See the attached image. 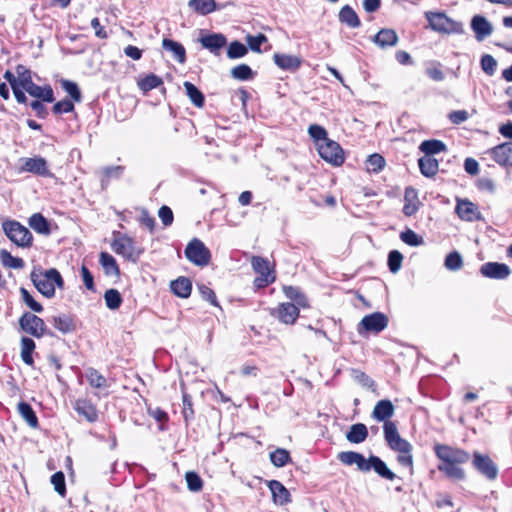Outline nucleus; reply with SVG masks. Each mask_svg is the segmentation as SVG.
Wrapping results in <instances>:
<instances>
[{
  "label": "nucleus",
  "instance_id": "obj_38",
  "mask_svg": "<svg viewBox=\"0 0 512 512\" xmlns=\"http://www.w3.org/2000/svg\"><path fill=\"white\" fill-rule=\"evenodd\" d=\"M85 377L92 388L105 389L109 386L106 377L93 367L85 370Z\"/></svg>",
  "mask_w": 512,
  "mask_h": 512
},
{
  "label": "nucleus",
  "instance_id": "obj_28",
  "mask_svg": "<svg viewBox=\"0 0 512 512\" xmlns=\"http://www.w3.org/2000/svg\"><path fill=\"white\" fill-rule=\"evenodd\" d=\"M471 27L476 35L477 40L481 41L492 33V26L489 21L481 16L475 15L471 21Z\"/></svg>",
  "mask_w": 512,
  "mask_h": 512
},
{
  "label": "nucleus",
  "instance_id": "obj_64",
  "mask_svg": "<svg viewBox=\"0 0 512 512\" xmlns=\"http://www.w3.org/2000/svg\"><path fill=\"white\" fill-rule=\"evenodd\" d=\"M308 133L312 139L315 141H326L328 140V133L326 129L320 125L312 124L308 128Z\"/></svg>",
  "mask_w": 512,
  "mask_h": 512
},
{
  "label": "nucleus",
  "instance_id": "obj_45",
  "mask_svg": "<svg viewBox=\"0 0 512 512\" xmlns=\"http://www.w3.org/2000/svg\"><path fill=\"white\" fill-rule=\"evenodd\" d=\"M386 166L385 158L379 153H373L369 155L365 161L366 170L369 173H379Z\"/></svg>",
  "mask_w": 512,
  "mask_h": 512
},
{
  "label": "nucleus",
  "instance_id": "obj_27",
  "mask_svg": "<svg viewBox=\"0 0 512 512\" xmlns=\"http://www.w3.org/2000/svg\"><path fill=\"white\" fill-rule=\"evenodd\" d=\"M162 47L164 50L171 52L178 63L184 64L186 62V49L181 43L169 38H164L162 40Z\"/></svg>",
  "mask_w": 512,
  "mask_h": 512
},
{
  "label": "nucleus",
  "instance_id": "obj_31",
  "mask_svg": "<svg viewBox=\"0 0 512 512\" xmlns=\"http://www.w3.org/2000/svg\"><path fill=\"white\" fill-rule=\"evenodd\" d=\"M374 42L381 48L393 47L398 42V36L393 29L383 28L374 36Z\"/></svg>",
  "mask_w": 512,
  "mask_h": 512
},
{
  "label": "nucleus",
  "instance_id": "obj_49",
  "mask_svg": "<svg viewBox=\"0 0 512 512\" xmlns=\"http://www.w3.org/2000/svg\"><path fill=\"white\" fill-rule=\"evenodd\" d=\"M104 300H105L106 306L110 310L118 309L123 302L120 292L117 289H113V288L105 291Z\"/></svg>",
  "mask_w": 512,
  "mask_h": 512
},
{
  "label": "nucleus",
  "instance_id": "obj_35",
  "mask_svg": "<svg viewBox=\"0 0 512 512\" xmlns=\"http://www.w3.org/2000/svg\"><path fill=\"white\" fill-rule=\"evenodd\" d=\"M99 262L107 276L118 277L120 275L119 265L117 264L115 258L108 252L103 251L100 253Z\"/></svg>",
  "mask_w": 512,
  "mask_h": 512
},
{
  "label": "nucleus",
  "instance_id": "obj_12",
  "mask_svg": "<svg viewBox=\"0 0 512 512\" xmlns=\"http://www.w3.org/2000/svg\"><path fill=\"white\" fill-rule=\"evenodd\" d=\"M184 253L191 263L200 267L208 265L211 260V253L209 249L197 238L192 239L188 243Z\"/></svg>",
  "mask_w": 512,
  "mask_h": 512
},
{
  "label": "nucleus",
  "instance_id": "obj_20",
  "mask_svg": "<svg viewBox=\"0 0 512 512\" xmlns=\"http://www.w3.org/2000/svg\"><path fill=\"white\" fill-rule=\"evenodd\" d=\"M73 408L78 415L84 417L90 423L98 420L99 412L97 406L89 399H77Z\"/></svg>",
  "mask_w": 512,
  "mask_h": 512
},
{
  "label": "nucleus",
  "instance_id": "obj_11",
  "mask_svg": "<svg viewBox=\"0 0 512 512\" xmlns=\"http://www.w3.org/2000/svg\"><path fill=\"white\" fill-rule=\"evenodd\" d=\"M319 156L332 166H341L345 161V154L342 147L331 139L318 144Z\"/></svg>",
  "mask_w": 512,
  "mask_h": 512
},
{
  "label": "nucleus",
  "instance_id": "obj_17",
  "mask_svg": "<svg viewBox=\"0 0 512 512\" xmlns=\"http://www.w3.org/2000/svg\"><path fill=\"white\" fill-rule=\"evenodd\" d=\"M487 153L500 166L512 167V142L496 145L487 150Z\"/></svg>",
  "mask_w": 512,
  "mask_h": 512
},
{
  "label": "nucleus",
  "instance_id": "obj_44",
  "mask_svg": "<svg viewBox=\"0 0 512 512\" xmlns=\"http://www.w3.org/2000/svg\"><path fill=\"white\" fill-rule=\"evenodd\" d=\"M186 95L190 101L197 107L202 108L205 105L204 94L191 82L185 81L183 84Z\"/></svg>",
  "mask_w": 512,
  "mask_h": 512
},
{
  "label": "nucleus",
  "instance_id": "obj_16",
  "mask_svg": "<svg viewBox=\"0 0 512 512\" xmlns=\"http://www.w3.org/2000/svg\"><path fill=\"white\" fill-rule=\"evenodd\" d=\"M20 172H28L41 177H51L48 162L41 156L22 158Z\"/></svg>",
  "mask_w": 512,
  "mask_h": 512
},
{
  "label": "nucleus",
  "instance_id": "obj_63",
  "mask_svg": "<svg viewBox=\"0 0 512 512\" xmlns=\"http://www.w3.org/2000/svg\"><path fill=\"white\" fill-rule=\"evenodd\" d=\"M246 41H247L248 47L252 51L260 53L261 52V48L260 47H261V45L263 43H265L267 41V37H266V35H264L262 33H259L256 36L248 35L246 37Z\"/></svg>",
  "mask_w": 512,
  "mask_h": 512
},
{
  "label": "nucleus",
  "instance_id": "obj_61",
  "mask_svg": "<svg viewBox=\"0 0 512 512\" xmlns=\"http://www.w3.org/2000/svg\"><path fill=\"white\" fill-rule=\"evenodd\" d=\"M400 239L409 246H419L423 243V239L417 235L413 230L407 229L401 232Z\"/></svg>",
  "mask_w": 512,
  "mask_h": 512
},
{
  "label": "nucleus",
  "instance_id": "obj_30",
  "mask_svg": "<svg viewBox=\"0 0 512 512\" xmlns=\"http://www.w3.org/2000/svg\"><path fill=\"white\" fill-rule=\"evenodd\" d=\"M171 291L180 298H188L192 292V282L184 276H180L170 283Z\"/></svg>",
  "mask_w": 512,
  "mask_h": 512
},
{
  "label": "nucleus",
  "instance_id": "obj_23",
  "mask_svg": "<svg viewBox=\"0 0 512 512\" xmlns=\"http://www.w3.org/2000/svg\"><path fill=\"white\" fill-rule=\"evenodd\" d=\"M267 485L272 493V500L277 505H286L291 502L289 490L278 480H270Z\"/></svg>",
  "mask_w": 512,
  "mask_h": 512
},
{
  "label": "nucleus",
  "instance_id": "obj_32",
  "mask_svg": "<svg viewBox=\"0 0 512 512\" xmlns=\"http://www.w3.org/2000/svg\"><path fill=\"white\" fill-rule=\"evenodd\" d=\"M420 172L427 178L434 177L439 171V162L431 156H423L418 159Z\"/></svg>",
  "mask_w": 512,
  "mask_h": 512
},
{
  "label": "nucleus",
  "instance_id": "obj_60",
  "mask_svg": "<svg viewBox=\"0 0 512 512\" xmlns=\"http://www.w3.org/2000/svg\"><path fill=\"white\" fill-rule=\"evenodd\" d=\"M147 412L149 416L155 419L158 423H160V430H164V425L169 421V416L166 411L163 409L156 407L151 408L148 407Z\"/></svg>",
  "mask_w": 512,
  "mask_h": 512
},
{
  "label": "nucleus",
  "instance_id": "obj_48",
  "mask_svg": "<svg viewBox=\"0 0 512 512\" xmlns=\"http://www.w3.org/2000/svg\"><path fill=\"white\" fill-rule=\"evenodd\" d=\"M0 259L3 266L8 268L23 269L25 266V262L22 258L13 256L7 250H1Z\"/></svg>",
  "mask_w": 512,
  "mask_h": 512
},
{
  "label": "nucleus",
  "instance_id": "obj_37",
  "mask_svg": "<svg viewBox=\"0 0 512 512\" xmlns=\"http://www.w3.org/2000/svg\"><path fill=\"white\" fill-rule=\"evenodd\" d=\"M368 437V429L363 423H356L350 427L346 433V439L353 444L364 442Z\"/></svg>",
  "mask_w": 512,
  "mask_h": 512
},
{
  "label": "nucleus",
  "instance_id": "obj_8",
  "mask_svg": "<svg viewBox=\"0 0 512 512\" xmlns=\"http://www.w3.org/2000/svg\"><path fill=\"white\" fill-rule=\"evenodd\" d=\"M471 464L472 467L488 481L497 479L499 473L498 466L488 454L474 451Z\"/></svg>",
  "mask_w": 512,
  "mask_h": 512
},
{
  "label": "nucleus",
  "instance_id": "obj_22",
  "mask_svg": "<svg viewBox=\"0 0 512 512\" xmlns=\"http://www.w3.org/2000/svg\"><path fill=\"white\" fill-rule=\"evenodd\" d=\"M25 91L31 97L35 98V100L43 101L46 103H52L55 101L53 88L49 84L40 86L33 82L25 89Z\"/></svg>",
  "mask_w": 512,
  "mask_h": 512
},
{
  "label": "nucleus",
  "instance_id": "obj_13",
  "mask_svg": "<svg viewBox=\"0 0 512 512\" xmlns=\"http://www.w3.org/2000/svg\"><path fill=\"white\" fill-rule=\"evenodd\" d=\"M111 247L116 254L121 255L127 260L135 261L140 255V251L135 247L134 239L126 234H119L114 237Z\"/></svg>",
  "mask_w": 512,
  "mask_h": 512
},
{
  "label": "nucleus",
  "instance_id": "obj_25",
  "mask_svg": "<svg viewBox=\"0 0 512 512\" xmlns=\"http://www.w3.org/2000/svg\"><path fill=\"white\" fill-rule=\"evenodd\" d=\"M273 60L280 69L289 71L298 70L302 64V60L299 57L282 53H275Z\"/></svg>",
  "mask_w": 512,
  "mask_h": 512
},
{
  "label": "nucleus",
  "instance_id": "obj_7",
  "mask_svg": "<svg viewBox=\"0 0 512 512\" xmlns=\"http://www.w3.org/2000/svg\"><path fill=\"white\" fill-rule=\"evenodd\" d=\"M251 265L258 276L254 279L253 284L257 289H262L272 284L275 279V270L270 266L267 258L261 256H253Z\"/></svg>",
  "mask_w": 512,
  "mask_h": 512
},
{
  "label": "nucleus",
  "instance_id": "obj_41",
  "mask_svg": "<svg viewBox=\"0 0 512 512\" xmlns=\"http://www.w3.org/2000/svg\"><path fill=\"white\" fill-rule=\"evenodd\" d=\"M15 71L17 76L14 75V80L17 86H21L25 90L34 82L32 77V71L27 66L23 64H18L15 67Z\"/></svg>",
  "mask_w": 512,
  "mask_h": 512
},
{
  "label": "nucleus",
  "instance_id": "obj_2",
  "mask_svg": "<svg viewBox=\"0 0 512 512\" xmlns=\"http://www.w3.org/2000/svg\"><path fill=\"white\" fill-rule=\"evenodd\" d=\"M338 460L347 466L356 465L358 470L361 472H369L374 470L381 478L389 481H393L396 478L394 472H392L386 465V463L378 456L370 455L367 459L363 454L355 451H343L338 453Z\"/></svg>",
  "mask_w": 512,
  "mask_h": 512
},
{
  "label": "nucleus",
  "instance_id": "obj_26",
  "mask_svg": "<svg viewBox=\"0 0 512 512\" xmlns=\"http://www.w3.org/2000/svg\"><path fill=\"white\" fill-rule=\"evenodd\" d=\"M282 291L284 295L290 300V302L294 305H297L299 309L309 307V301L300 288L291 285H285L283 286Z\"/></svg>",
  "mask_w": 512,
  "mask_h": 512
},
{
  "label": "nucleus",
  "instance_id": "obj_24",
  "mask_svg": "<svg viewBox=\"0 0 512 512\" xmlns=\"http://www.w3.org/2000/svg\"><path fill=\"white\" fill-rule=\"evenodd\" d=\"M395 407L393 403L388 399L379 400L372 411V417L379 422L390 421L394 414Z\"/></svg>",
  "mask_w": 512,
  "mask_h": 512
},
{
  "label": "nucleus",
  "instance_id": "obj_36",
  "mask_svg": "<svg viewBox=\"0 0 512 512\" xmlns=\"http://www.w3.org/2000/svg\"><path fill=\"white\" fill-rule=\"evenodd\" d=\"M17 410L20 416L31 428L36 429L39 427L38 417L29 403L24 401L19 402L17 405Z\"/></svg>",
  "mask_w": 512,
  "mask_h": 512
},
{
  "label": "nucleus",
  "instance_id": "obj_19",
  "mask_svg": "<svg viewBox=\"0 0 512 512\" xmlns=\"http://www.w3.org/2000/svg\"><path fill=\"white\" fill-rule=\"evenodd\" d=\"M199 42L203 48L209 50L214 55H220L221 49L226 46L227 38L222 33H210L202 35Z\"/></svg>",
  "mask_w": 512,
  "mask_h": 512
},
{
  "label": "nucleus",
  "instance_id": "obj_15",
  "mask_svg": "<svg viewBox=\"0 0 512 512\" xmlns=\"http://www.w3.org/2000/svg\"><path fill=\"white\" fill-rule=\"evenodd\" d=\"M269 314L285 325H293L300 316V309L291 302H282L271 308Z\"/></svg>",
  "mask_w": 512,
  "mask_h": 512
},
{
  "label": "nucleus",
  "instance_id": "obj_53",
  "mask_svg": "<svg viewBox=\"0 0 512 512\" xmlns=\"http://www.w3.org/2000/svg\"><path fill=\"white\" fill-rule=\"evenodd\" d=\"M248 53V47L240 41H232L227 49V57L230 59H238L244 57Z\"/></svg>",
  "mask_w": 512,
  "mask_h": 512
},
{
  "label": "nucleus",
  "instance_id": "obj_6",
  "mask_svg": "<svg viewBox=\"0 0 512 512\" xmlns=\"http://www.w3.org/2000/svg\"><path fill=\"white\" fill-rule=\"evenodd\" d=\"M426 19L432 30L442 34H461L463 25L461 22L449 18L442 12H426Z\"/></svg>",
  "mask_w": 512,
  "mask_h": 512
},
{
  "label": "nucleus",
  "instance_id": "obj_40",
  "mask_svg": "<svg viewBox=\"0 0 512 512\" xmlns=\"http://www.w3.org/2000/svg\"><path fill=\"white\" fill-rule=\"evenodd\" d=\"M419 149L425 153V156H433L435 154H439L442 152H445L447 150V147L445 143L438 139H429L424 140L420 146Z\"/></svg>",
  "mask_w": 512,
  "mask_h": 512
},
{
  "label": "nucleus",
  "instance_id": "obj_34",
  "mask_svg": "<svg viewBox=\"0 0 512 512\" xmlns=\"http://www.w3.org/2000/svg\"><path fill=\"white\" fill-rule=\"evenodd\" d=\"M338 19L350 28H358L361 25L359 16L350 5H345L340 9Z\"/></svg>",
  "mask_w": 512,
  "mask_h": 512
},
{
  "label": "nucleus",
  "instance_id": "obj_55",
  "mask_svg": "<svg viewBox=\"0 0 512 512\" xmlns=\"http://www.w3.org/2000/svg\"><path fill=\"white\" fill-rule=\"evenodd\" d=\"M187 487L192 492H199L203 488V480L195 471H188L185 474Z\"/></svg>",
  "mask_w": 512,
  "mask_h": 512
},
{
  "label": "nucleus",
  "instance_id": "obj_5",
  "mask_svg": "<svg viewBox=\"0 0 512 512\" xmlns=\"http://www.w3.org/2000/svg\"><path fill=\"white\" fill-rule=\"evenodd\" d=\"M2 229L6 237L20 248H30L33 245V235L30 230L16 220H5Z\"/></svg>",
  "mask_w": 512,
  "mask_h": 512
},
{
  "label": "nucleus",
  "instance_id": "obj_51",
  "mask_svg": "<svg viewBox=\"0 0 512 512\" xmlns=\"http://www.w3.org/2000/svg\"><path fill=\"white\" fill-rule=\"evenodd\" d=\"M60 85H61L62 89L65 90L67 92V94L70 96V98H71L70 100L77 102V103L82 101L81 91L75 82L67 80V79H62L60 81Z\"/></svg>",
  "mask_w": 512,
  "mask_h": 512
},
{
  "label": "nucleus",
  "instance_id": "obj_1",
  "mask_svg": "<svg viewBox=\"0 0 512 512\" xmlns=\"http://www.w3.org/2000/svg\"><path fill=\"white\" fill-rule=\"evenodd\" d=\"M433 451L439 460L438 470L447 478L462 481L466 478L465 470L461 467L470 460V453L463 448L436 442Z\"/></svg>",
  "mask_w": 512,
  "mask_h": 512
},
{
  "label": "nucleus",
  "instance_id": "obj_43",
  "mask_svg": "<svg viewBox=\"0 0 512 512\" xmlns=\"http://www.w3.org/2000/svg\"><path fill=\"white\" fill-rule=\"evenodd\" d=\"M3 77L11 86L13 95L17 103L26 105L28 103V98L25 94L26 91L23 89V87L17 86L15 84L14 73L10 70H6Z\"/></svg>",
  "mask_w": 512,
  "mask_h": 512
},
{
  "label": "nucleus",
  "instance_id": "obj_58",
  "mask_svg": "<svg viewBox=\"0 0 512 512\" xmlns=\"http://www.w3.org/2000/svg\"><path fill=\"white\" fill-rule=\"evenodd\" d=\"M51 483L55 491L62 497L66 495L65 475L62 471H58L51 476Z\"/></svg>",
  "mask_w": 512,
  "mask_h": 512
},
{
  "label": "nucleus",
  "instance_id": "obj_33",
  "mask_svg": "<svg viewBox=\"0 0 512 512\" xmlns=\"http://www.w3.org/2000/svg\"><path fill=\"white\" fill-rule=\"evenodd\" d=\"M20 344H21L20 355H21L22 361L26 365L33 368L34 367L33 353L36 349L35 341L32 338L24 336L21 338Z\"/></svg>",
  "mask_w": 512,
  "mask_h": 512
},
{
  "label": "nucleus",
  "instance_id": "obj_29",
  "mask_svg": "<svg viewBox=\"0 0 512 512\" xmlns=\"http://www.w3.org/2000/svg\"><path fill=\"white\" fill-rule=\"evenodd\" d=\"M51 321L54 328L63 334L72 333L76 330V323L72 315L63 314L53 316Z\"/></svg>",
  "mask_w": 512,
  "mask_h": 512
},
{
  "label": "nucleus",
  "instance_id": "obj_59",
  "mask_svg": "<svg viewBox=\"0 0 512 512\" xmlns=\"http://www.w3.org/2000/svg\"><path fill=\"white\" fill-rule=\"evenodd\" d=\"M403 261V255L398 250H392L388 254V267L392 273L400 270Z\"/></svg>",
  "mask_w": 512,
  "mask_h": 512
},
{
  "label": "nucleus",
  "instance_id": "obj_52",
  "mask_svg": "<svg viewBox=\"0 0 512 512\" xmlns=\"http://www.w3.org/2000/svg\"><path fill=\"white\" fill-rule=\"evenodd\" d=\"M231 76L234 79L246 81L254 77V72L247 64H239L231 69Z\"/></svg>",
  "mask_w": 512,
  "mask_h": 512
},
{
  "label": "nucleus",
  "instance_id": "obj_62",
  "mask_svg": "<svg viewBox=\"0 0 512 512\" xmlns=\"http://www.w3.org/2000/svg\"><path fill=\"white\" fill-rule=\"evenodd\" d=\"M476 188L481 192H487L493 194L496 190L495 181L492 178L481 177L475 182Z\"/></svg>",
  "mask_w": 512,
  "mask_h": 512
},
{
  "label": "nucleus",
  "instance_id": "obj_10",
  "mask_svg": "<svg viewBox=\"0 0 512 512\" xmlns=\"http://www.w3.org/2000/svg\"><path fill=\"white\" fill-rule=\"evenodd\" d=\"M19 326L24 332L35 338H42L45 335H51V333L48 332L44 320L31 312H25L22 314L19 318Z\"/></svg>",
  "mask_w": 512,
  "mask_h": 512
},
{
  "label": "nucleus",
  "instance_id": "obj_50",
  "mask_svg": "<svg viewBox=\"0 0 512 512\" xmlns=\"http://www.w3.org/2000/svg\"><path fill=\"white\" fill-rule=\"evenodd\" d=\"M270 460L274 466L284 467L291 461V456L288 450L277 448L270 453Z\"/></svg>",
  "mask_w": 512,
  "mask_h": 512
},
{
  "label": "nucleus",
  "instance_id": "obj_21",
  "mask_svg": "<svg viewBox=\"0 0 512 512\" xmlns=\"http://www.w3.org/2000/svg\"><path fill=\"white\" fill-rule=\"evenodd\" d=\"M403 201L404 205L402 212L407 217L415 215L421 206V202L418 197V191L412 186L405 188Z\"/></svg>",
  "mask_w": 512,
  "mask_h": 512
},
{
  "label": "nucleus",
  "instance_id": "obj_18",
  "mask_svg": "<svg viewBox=\"0 0 512 512\" xmlns=\"http://www.w3.org/2000/svg\"><path fill=\"white\" fill-rule=\"evenodd\" d=\"M480 273L486 278L503 280L510 276L511 269L505 263L486 262L480 267Z\"/></svg>",
  "mask_w": 512,
  "mask_h": 512
},
{
  "label": "nucleus",
  "instance_id": "obj_54",
  "mask_svg": "<svg viewBox=\"0 0 512 512\" xmlns=\"http://www.w3.org/2000/svg\"><path fill=\"white\" fill-rule=\"evenodd\" d=\"M20 294L22 301L35 313H41L44 308L42 304L37 302L34 297L24 287L20 288Z\"/></svg>",
  "mask_w": 512,
  "mask_h": 512
},
{
  "label": "nucleus",
  "instance_id": "obj_56",
  "mask_svg": "<svg viewBox=\"0 0 512 512\" xmlns=\"http://www.w3.org/2000/svg\"><path fill=\"white\" fill-rule=\"evenodd\" d=\"M445 267L451 271H457L463 267V260L457 251L450 252L445 258Z\"/></svg>",
  "mask_w": 512,
  "mask_h": 512
},
{
  "label": "nucleus",
  "instance_id": "obj_4",
  "mask_svg": "<svg viewBox=\"0 0 512 512\" xmlns=\"http://www.w3.org/2000/svg\"><path fill=\"white\" fill-rule=\"evenodd\" d=\"M30 279L39 293L46 298L55 296V289H64V279L56 268L44 270L41 266H34Z\"/></svg>",
  "mask_w": 512,
  "mask_h": 512
},
{
  "label": "nucleus",
  "instance_id": "obj_9",
  "mask_svg": "<svg viewBox=\"0 0 512 512\" xmlns=\"http://www.w3.org/2000/svg\"><path fill=\"white\" fill-rule=\"evenodd\" d=\"M389 323L388 317L381 312H373L365 315L358 324L357 331L360 335L368 333L379 334L387 328Z\"/></svg>",
  "mask_w": 512,
  "mask_h": 512
},
{
  "label": "nucleus",
  "instance_id": "obj_46",
  "mask_svg": "<svg viewBox=\"0 0 512 512\" xmlns=\"http://www.w3.org/2000/svg\"><path fill=\"white\" fill-rule=\"evenodd\" d=\"M138 87L144 93H147L163 84L161 77L154 73L147 74L145 77L138 80Z\"/></svg>",
  "mask_w": 512,
  "mask_h": 512
},
{
  "label": "nucleus",
  "instance_id": "obj_14",
  "mask_svg": "<svg viewBox=\"0 0 512 512\" xmlns=\"http://www.w3.org/2000/svg\"><path fill=\"white\" fill-rule=\"evenodd\" d=\"M455 213L465 222H477L484 219L478 205L467 198L456 197Z\"/></svg>",
  "mask_w": 512,
  "mask_h": 512
},
{
  "label": "nucleus",
  "instance_id": "obj_47",
  "mask_svg": "<svg viewBox=\"0 0 512 512\" xmlns=\"http://www.w3.org/2000/svg\"><path fill=\"white\" fill-rule=\"evenodd\" d=\"M182 415L186 425H188L195 418L194 405L192 401V397L186 391L182 392Z\"/></svg>",
  "mask_w": 512,
  "mask_h": 512
},
{
  "label": "nucleus",
  "instance_id": "obj_39",
  "mask_svg": "<svg viewBox=\"0 0 512 512\" xmlns=\"http://www.w3.org/2000/svg\"><path fill=\"white\" fill-rule=\"evenodd\" d=\"M29 226L39 234L49 235L50 224L48 220L41 213H34L28 219Z\"/></svg>",
  "mask_w": 512,
  "mask_h": 512
},
{
  "label": "nucleus",
  "instance_id": "obj_57",
  "mask_svg": "<svg viewBox=\"0 0 512 512\" xmlns=\"http://www.w3.org/2000/svg\"><path fill=\"white\" fill-rule=\"evenodd\" d=\"M75 109L74 101L64 98L63 100H60L56 102L52 107V112L55 115H61L64 113H71Z\"/></svg>",
  "mask_w": 512,
  "mask_h": 512
},
{
  "label": "nucleus",
  "instance_id": "obj_42",
  "mask_svg": "<svg viewBox=\"0 0 512 512\" xmlns=\"http://www.w3.org/2000/svg\"><path fill=\"white\" fill-rule=\"evenodd\" d=\"M189 8L200 15H208L217 9L215 0H190Z\"/></svg>",
  "mask_w": 512,
  "mask_h": 512
},
{
  "label": "nucleus",
  "instance_id": "obj_3",
  "mask_svg": "<svg viewBox=\"0 0 512 512\" xmlns=\"http://www.w3.org/2000/svg\"><path fill=\"white\" fill-rule=\"evenodd\" d=\"M384 438L389 448L397 452V462L409 469L410 474L414 472L413 446L398 432L396 423L386 421L383 425Z\"/></svg>",
  "mask_w": 512,
  "mask_h": 512
}]
</instances>
